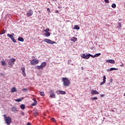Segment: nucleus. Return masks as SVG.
I'll list each match as a JSON object with an SVG mask.
<instances>
[{
	"mask_svg": "<svg viewBox=\"0 0 125 125\" xmlns=\"http://www.w3.org/2000/svg\"><path fill=\"white\" fill-rule=\"evenodd\" d=\"M16 60L14 58H12L9 60L8 64L10 66H13V65H14V62H15Z\"/></svg>",
	"mask_w": 125,
	"mask_h": 125,
	"instance_id": "20e7f679",
	"label": "nucleus"
},
{
	"mask_svg": "<svg viewBox=\"0 0 125 125\" xmlns=\"http://www.w3.org/2000/svg\"><path fill=\"white\" fill-rule=\"evenodd\" d=\"M11 36H12V37H14V34L12 33V34H11Z\"/></svg>",
	"mask_w": 125,
	"mask_h": 125,
	"instance_id": "de8ad7c7",
	"label": "nucleus"
},
{
	"mask_svg": "<svg viewBox=\"0 0 125 125\" xmlns=\"http://www.w3.org/2000/svg\"><path fill=\"white\" fill-rule=\"evenodd\" d=\"M86 55H85V54H82V55H81V57H82V58H83V59H85Z\"/></svg>",
	"mask_w": 125,
	"mask_h": 125,
	"instance_id": "b1692460",
	"label": "nucleus"
},
{
	"mask_svg": "<svg viewBox=\"0 0 125 125\" xmlns=\"http://www.w3.org/2000/svg\"><path fill=\"white\" fill-rule=\"evenodd\" d=\"M62 81L63 82V86L68 87L70 86L71 82H70V80L68 79V78L66 77H63L62 78Z\"/></svg>",
	"mask_w": 125,
	"mask_h": 125,
	"instance_id": "f257e3e1",
	"label": "nucleus"
},
{
	"mask_svg": "<svg viewBox=\"0 0 125 125\" xmlns=\"http://www.w3.org/2000/svg\"><path fill=\"white\" fill-rule=\"evenodd\" d=\"M55 13H59V11L56 10V11H55Z\"/></svg>",
	"mask_w": 125,
	"mask_h": 125,
	"instance_id": "49530a36",
	"label": "nucleus"
},
{
	"mask_svg": "<svg viewBox=\"0 0 125 125\" xmlns=\"http://www.w3.org/2000/svg\"><path fill=\"white\" fill-rule=\"evenodd\" d=\"M44 36H46V37H49L50 36V33L49 32H46Z\"/></svg>",
	"mask_w": 125,
	"mask_h": 125,
	"instance_id": "4be33fe9",
	"label": "nucleus"
},
{
	"mask_svg": "<svg viewBox=\"0 0 125 125\" xmlns=\"http://www.w3.org/2000/svg\"><path fill=\"white\" fill-rule=\"evenodd\" d=\"M92 100H97V97H91Z\"/></svg>",
	"mask_w": 125,
	"mask_h": 125,
	"instance_id": "c756f323",
	"label": "nucleus"
},
{
	"mask_svg": "<svg viewBox=\"0 0 125 125\" xmlns=\"http://www.w3.org/2000/svg\"><path fill=\"white\" fill-rule=\"evenodd\" d=\"M47 11H49V12H50V9H49V8H47Z\"/></svg>",
	"mask_w": 125,
	"mask_h": 125,
	"instance_id": "c03bdc74",
	"label": "nucleus"
},
{
	"mask_svg": "<svg viewBox=\"0 0 125 125\" xmlns=\"http://www.w3.org/2000/svg\"><path fill=\"white\" fill-rule=\"evenodd\" d=\"M15 101H16L17 102H21V99H18L15 100Z\"/></svg>",
	"mask_w": 125,
	"mask_h": 125,
	"instance_id": "72a5a7b5",
	"label": "nucleus"
},
{
	"mask_svg": "<svg viewBox=\"0 0 125 125\" xmlns=\"http://www.w3.org/2000/svg\"><path fill=\"white\" fill-rule=\"evenodd\" d=\"M5 123L8 125H10V124H11V118L7 117V118L5 119Z\"/></svg>",
	"mask_w": 125,
	"mask_h": 125,
	"instance_id": "39448f33",
	"label": "nucleus"
},
{
	"mask_svg": "<svg viewBox=\"0 0 125 125\" xmlns=\"http://www.w3.org/2000/svg\"><path fill=\"white\" fill-rule=\"evenodd\" d=\"M16 91V88L12 87L11 89V92H15Z\"/></svg>",
	"mask_w": 125,
	"mask_h": 125,
	"instance_id": "2eb2a0df",
	"label": "nucleus"
},
{
	"mask_svg": "<svg viewBox=\"0 0 125 125\" xmlns=\"http://www.w3.org/2000/svg\"><path fill=\"white\" fill-rule=\"evenodd\" d=\"M118 70H119V68H116L113 67L110 68V71H117Z\"/></svg>",
	"mask_w": 125,
	"mask_h": 125,
	"instance_id": "6ab92c4d",
	"label": "nucleus"
},
{
	"mask_svg": "<svg viewBox=\"0 0 125 125\" xmlns=\"http://www.w3.org/2000/svg\"><path fill=\"white\" fill-rule=\"evenodd\" d=\"M44 41L45 42H47V43H49L50 44H53V43H56V42H54L49 39H44Z\"/></svg>",
	"mask_w": 125,
	"mask_h": 125,
	"instance_id": "423d86ee",
	"label": "nucleus"
},
{
	"mask_svg": "<svg viewBox=\"0 0 125 125\" xmlns=\"http://www.w3.org/2000/svg\"><path fill=\"white\" fill-rule=\"evenodd\" d=\"M1 63L2 66H5V65H6V63L4 61H1Z\"/></svg>",
	"mask_w": 125,
	"mask_h": 125,
	"instance_id": "a211bd4d",
	"label": "nucleus"
},
{
	"mask_svg": "<svg viewBox=\"0 0 125 125\" xmlns=\"http://www.w3.org/2000/svg\"><path fill=\"white\" fill-rule=\"evenodd\" d=\"M81 69H82V70H83V67L82 66V67H81Z\"/></svg>",
	"mask_w": 125,
	"mask_h": 125,
	"instance_id": "3c124183",
	"label": "nucleus"
},
{
	"mask_svg": "<svg viewBox=\"0 0 125 125\" xmlns=\"http://www.w3.org/2000/svg\"><path fill=\"white\" fill-rule=\"evenodd\" d=\"M101 55V53H98L95 55V57H98Z\"/></svg>",
	"mask_w": 125,
	"mask_h": 125,
	"instance_id": "2f4dec72",
	"label": "nucleus"
},
{
	"mask_svg": "<svg viewBox=\"0 0 125 125\" xmlns=\"http://www.w3.org/2000/svg\"><path fill=\"white\" fill-rule=\"evenodd\" d=\"M21 115H22L23 116H24L25 114L24 113V112H21Z\"/></svg>",
	"mask_w": 125,
	"mask_h": 125,
	"instance_id": "37998d69",
	"label": "nucleus"
},
{
	"mask_svg": "<svg viewBox=\"0 0 125 125\" xmlns=\"http://www.w3.org/2000/svg\"><path fill=\"white\" fill-rule=\"evenodd\" d=\"M27 125H31L30 123L28 122L27 123Z\"/></svg>",
	"mask_w": 125,
	"mask_h": 125,
	"instance_id": "09e8293b",
	"label": "nucleus"
},
{
	"mask_svg": "<svg viewBox=\"0 0 125 125\" xmlns=\"http://www.w3.org/2000/svg\"><path fill=\"white\" fill-rule=\"evenodd\" d=\"M104 96H105V95H104V94H101V97H104Z\"/></svg>",
	"mask_w": 125,
	"mask_h": 125,
	"instance_id": "a18cd8bd",
	"label": "nucleus"
},
{
	"mask_svg": "<svg viewBox=\"0 0 125 125\" xmlns=\"http://www.w3.org/2000/svg\"><path fill=\"white\" fill-rule=\"evenodd\" d=\"M20 108L21 109V110H24L25 109V105L22 104H21L20 105Z\"/></svg>",
	"mask_w": 125,
	"mask_h": 125,
	"instance_id": "dca6fc26",
	"label": "nucleus"
},
{
	"mask_svg": "<svg viewBox=\"0 0 125 125\" xmlns=\"http://www.w3.org/2000/svg\"><path fill=\"white\" fill-rule=\"evenodd\" d=\"M7 37H8V38H10V39H11V40L13 38L12 37V36L9 34H7Z\"/></svg>",
	"mask_w": 125,
	"mask_h": 125,
	"instance_id": "cd10ccee",
	"label": "nucleus"
},
{
	"mask_svg": "<svg viewBox=\"0 0 125 125\" xmlns=\"http://www.w3.org/2000/svg\"><path fill=\"white\" fill-rule=\"evenodd\" d=\"M23 91H27L28 90V89L26 88H24L23 89H22Z\"/></svg>",
	"mask_w": 125,
	"mask_h": 125,
	"instance_id": "4c0bfd02",
	"label": "nucleus"
},
{
	"mask_svg": "<svg viewBox=\"0 0 125 125\" xmlns=\"http://www.w3.org/2000/svg\"><path fill=\"white\" fill-rule=\"evenodd\" d=\"M104 1L106 3H109V0H104Z\"/></svg>",
	"mask_w": 125,
	"mask_h": 125,
	"instance_id": "a19ab883",
	"label": "nucleus"
},
{
	"mask_svg": "<svg viewBox=\"0 0 125 125\" xmlns=\"http://www.w3.org/2000/svg\"><path fill=\"white\" fill-rule=\"evenodd\" d=\"M18 40L19 41V42H24V39H23L22 37H19Z\"/></svg>",
	"mask_w": 125,
	"mask_h": 125,
	"instance_id": "aec40b11",
	"label": "nucleus"
},
{
	"mask_svg": "<svg viewBox=\"0 0 125 125\" xmlns=\"http://www.w3.org/2000/svg\"><path fill=\"white\" fill-rule=\"evenodd\" d=\"M111 6H112V8H116V4H115V3L112 4Z\"/></svg>",
	"mask_w": 125,
	"mask_h": 125,
	"instance_id": "473e14b6",
	"label": "nucleus"
},
{
	"mask_svg": "<svg viewBox=\"0 0 125 125\" xmlns=\"http://www.w3.org/2000/svg\"><path fill=\"white\" fill-rule=\"evenodd\" d=\"M21 70L22 72L23 76H24V77H25V76H26V73H25V67H22L21 68Z\"/></svg>",
	"mask_w": 125,
	"mask_h": 125,
	"instance_id": "9b49d317",
	"label": "nucleus"
},
{
	"mask_svg": "<svg viewBox=\"0 0 125 125\" xmlns=\"http://www.w3.org/2000/svg\"><path fill=\"white\" fill-rule=\"evenodd\" d=\"M11 110L12 111V112H18L19 110L18 109H17V108L13 106L11 108Z\"/></svg>",
	"mask_w": 125,
	"mask_h": 125,
	"instance_id": "9d476101",
	"label": "nucleus"
},
{
	"mask_svg": "<svg viewBox=\"0 0 125 125\" xmlns=\"http://www.w3.org/2000/svg\"><path fill=\"white\" fill-rule=\"evenodd\" d=\"M46 65V62H43L41 63V65H38L36 66V68L38 69V70H42V69H43Z\"/></svg>",
	"mask_w": 125,
	"mask_h": 125,
	"instance_id": "f03ea898",
	"label": "nucleus"
},
{
	"mask_svg": "<svg viewBox=\"0 0 125 125\" xmlns=\"http://www.w3.org/2000/svg\"><path fill=\"white\" fill-rule=\"evenodd\" d=\"M74 30H80V26H79L78 25H75Z\"/></svg>",
	"mask_w": 125,
	"mask_h": 125,
	"instance_id": "f3484780",
	"label": "nucleus"
},
{
	"mask_svg": "<svg viewBox=\"0 0 125 125\" xmlns=\"http://www.w3.org/2000/svg\"><path fill=\"white\" fill-rule=\"evenodd\" d=\"M27 14L28 15V16H32V15H33V11H32V9H30L29 12H28Z\"/></svg>",
	"mask_w": 125,
	"mask_h": 125,
	"instance_id": "f8f14e48",
	"label": "nucleus"
},
{
	"mask_svg": "<svg viewBox=\"0 0 125 125\" xmlns=\"http://www.w3.org/2000/svg\"><path fill=\"white\" fill-rule=\"evenodd\" d=\"M32 100L34 101V102H37V100H36V98H34Z\"/></svg>",
	"mask_w": 125,
	"mask_h": 125,
	"instance_id": "79ce46f5",
	"label": "nucleus"
},
{
	"mask_svg": "<svg viewBox=\"0 0 125 125\" xmlns=\"http://www.w3.org/2000/svg\"><path fill=\"white\" fill-rule=\"evenodd\" d=\"M103 81L104 82H106V76H104L103 77Z\"/></svg>",
	"mask_w": 125,
	"mask_h": 125,
	"instance_id": "f704fd0d",
	"label": "nucleus"
},
{
	"mask_svg": "<svg viewBox=\"0 0 125 125\" xmlns=\"http://www.w3.org/2000/svg\"><path fill=\"white\" fill-rule=\"evenodd\" d=\"M11 40L12 41V42H14L15 43L17 42L16 40H15V39H14V37H13Z\"/></svg>",
	"mask_w": 125,
	"mask_h": 125,
	"instance_id": "c85d7f7f",
	"label": "nucleus"
},
{
	"mask_svg": "<svg viewBox=\"0 0 125 125\" xmlns=\"http://www.w3.org/2000/svg\"><path fill=\"white\" fill-rule=\"evenodd\" d=\"M53 0V1H56V0Z\"/></svg>",
	"mask_w": 125,
	"mask_h": 125,
	"instance_id": "603ef678",
	"label": "nucleus"
},
{
	"mask_svg": "<svg viewBox=\"0 0 125 125\" xmlns=\"http://www.w3.org/2000/svg\"><path fill=\"white\" fill-rule=\"evenodd\" d=\"M89 56H90V57H91L92 58H95V55H91V54H90V55H89Z\"/></svg>",
	"mask_w": 125,
	"mask_h": 125,
	"instance_id": "c9c22d12",
	"label": "nucleus"
},
{
	"mask_svg": "<svg viewBox=\"0 0 125 125\" xmlns=\"http://www.w3.org/2000/svg\"><path fill=\"white\" fill-rule=\"evenodd\" d=\"M31 65H37V64H39V60L37 59H33L30 61Z\"/></svg>",
	"mask_w": 125,
	"mask_h": 125,
	"instance_id": "7ed1b4c3",
	"label": "nucleus"
},
{
	"mask_svg": "<svg viewBox=\"0 0 125 125\" xmlns=\"http://www.w3.org/2000/svg\"><path fill=\"white\" fill-rule=\"evenodd\" d=\"M3 116L4 118V120H5L7 118V117H6V115L4 114Z\"/></svg>",
	"mask_w": 125,
	"mask_h": 125,
	"instance_id": "ea45409f",
	"label": "nucleus"
},
{
	"mask_svg": "<svg viewBox=\"0 0 125 125\" xmlns=\"http://www.w3.org/2000/svg\"><path fill=\"white\" fill-rule=\"evenodd\" d=\"M50 97H51V98H56L55 94L52 90L50 91Z\"/></svg>",
	"mask_w": 125,
	"mask_h": 125,
	"instance_id": "0eeeda50",
	"label": "nucleus"
},
{
	"mask_svg": "<svg viewBox=\"0 0 125 125\" xmlns=\"http://www.w3.org/2000/svg\"><path fill=\"white\" fill-rule=\"evenodd\" d=\"M51 121H53V122H54V123H55V122H56V120H55V119H54V118H52L51 119Z\"/></svg>",
	"mask_w": 125,
	"mask_h": 125,
	"instance_id": "e433bc0d",
	"label": "nucleus"
},
{
	"mask_svg": "<svg viewBox=\"0 0 125 125\" xmlns=\"http://www.w3.org/2000/svg\"><path fill=\"white\" fill-rule=\"evenodd\" d=\"M77 38L73 37L71 38V42H77Z\"/></svg>",
	"mask_w": 125,
	"mask_h": 125,
	"instance_id": "ddd939ff",
	"label": "nucleus"
},
{
	"mask_svg": "<svg viewBox=\"0 0 125 125\" xmlns=\"http://www.w3.org/2000/svg\"><path fill=\"white\" fill-rule=\"evenodd\" d=\"M89 55H90V54H88V55H86L85 58V59H89L90 57V56Z\"/></svg>",
	"mask_w": 125,
	"mask_h": 125,
	"instance_id": "393cba45",
	"label": "nucleus"
},
{
	"mask_svg": "<svg viewBox=\"0 0 125 125\" xmlns=\"http://www.w3.org/2000/svg\"><path fill=\"white\" fill-rule=\"evenodd\" d=\"M44 32H45V33H48V32H49V28L46 29L44 30Z\"/></svg>",
	"mask_w": 125,
	"mask_h": 125,
	"instance_id": "7c9ffc66",
	"label": "nucleus"
},
{
	"mask_svg": "<svg viewBox=\"0 0 125 125\" xmlns=\"http://www.w3.org/2000/svg\"><path fill=\"white\" fill-rule=\"evenodd\" d=\"M5 34V30L3 29L2 31L0 32V35H3Z\"/></svg>",
	"mask_w": 125,
	"mask_h": 125,
	"instance_id": "5701e85b",
	"label": "nucleus"
},
{
	"mask_svg": "<svg viewBox=\"0 0 125 125\" xmlns=\"http://www.w3.org/2000/svg\"><path fill=\"white\" fill-rule=\"evenodd\" d=\"M91 94L94 95V94H99V92L97 91V90H92L91 92Z\"/></svg>",
	"mask_w": 125,
	"mask_h": 125,
	"instance_id": "1a4fd4ad",
	"label": "nucleus"
},
{
	"mask_svg": "<svg viewBox=\"0 0 125 125\" xmlns=\"http://www.w3.org/2000/svg\"><path fill=\"white\" fill-rule=\"evenodd\" d=\"M40 93L41 95V96H44L45 95V94H44V92L40 91Z\"/></svg>",
	"mask_w": 125,
	"mask_h": 125,
	"instance_id": "a878e982",
	"label": "nucleus"
},
{
	"mask_svg": "<svg viewBox=\"0 0 125 125\" xmlns=\"http://www.w3.org/2000/svg\"><path fill=\"white\" fill-rule=\"evenodd\" d=\"M38 104V102H34V103L31 104V106H36Z\"/></svg>",
	"mask_w": 125,
	"mask_h": 125,
	"instance_id": "bb28decb",
	"label": "nucleus"
},
{
	"mask_svg": "<svg viewBox=\"0 0 125 125\" xmlns=\"http://www.w3.org/2000/svg\"><path fill=\"white\" fill-rule=\"evenodd\" d=\"M121 27H122V24L121 23V22L118 23L117 24V28L120 29V28H121Z\"/></svg>",
	"mask_w": 125,
	"mask_h": 125,
	"instance_id": "412c9836",
	"label": "nucleus"
},
{
	"mask_svg": "<svg viewBox=\"0 0 125 125\" xmlns=\"http://www.w3.org/2000/svg\"><path fill=\"white\" fill-rule=\"evenodd\" d=\"M106 83V82H105V81H103V82L101 83H100L101 85H103V84L104 83Z\"/></svg>",
	"mask_w": 125,
	"mask_h": 125,
	"instance_id": "58836bf2",
	"label": "nucleus"
},
{
	"mask_svg": "<svg viewBox=\"0 0 125 125\" xmlns=\"http://www.w3.org/2000/svg\"><path fill=\"white\" fill-rule=\"evenodd\" d=\"M120 66H121V67H123V66H124V63H123L122 64H121Z\"/></svg>",
	"mask_w": 125,
	"mask_h": 125,
	"instance_id": "8fccbe9b",
	"label": "nucleus"
},
{
	"mask_svg": "<svg viewBox=\"0 0 125 125\" xmlns=\"http://www.w3.org/2000/svg\"><path fill=\"white\" fill-rule=\"evenodd\" d=\"M107 63H111V64H115V61L114 60H106Z\"/></svg>",
	"mask_w": 125,
	"mask_h": 125,
	"instance_id": "6e6552de",
	"label": "nucleus"
},
{
	"mask_svg": "<svg viewBox=\"0 0 125 125\" xmlns=\"http://www.w3.org/2000/svg\"><path fill=\"white\" fill-rule=\"evenodd\" d=\"M57 92H60L61 94H66V92L64 91H57Z\"/></svg>",
	"mask_w": 125,
	"mask_h": 125,
	"instance_id": "4468645a",
	"label": "nucleus"
}]
</instances>
